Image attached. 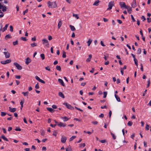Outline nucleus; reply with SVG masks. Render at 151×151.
<instances>
[{"mask_svg": "<svg viewBox=\"0 0 151 151\" xmlns=\"http://www.w3.org/2000/svg\"><path fill=\"white\" fill-rule=\"evenodd\" d=\"M100 1L99 0H96L93 3V5L98 6L99 5V3Z\"/></svg>", "mask_w": 151, "mask_h": 151, "instance_id": "19", "label": "nucleus"}, {"mask_svg": "<svg viewBox=\"0 0 151 151\" xmlns=\"http://www.w3.org/2000/svg\"><path fill=\"white\" fill-rule=\"evenodd\" d=\"M22 93L23 94L24 96H28L29 92L28 91H27L26 92H22Z\"/></svg>", "mask_w": 151, "mask_h": 151, "instance_id": "25", "label": "nucleus"}, {"mask_svg": "<svg viewBox=\"0 0 151 151\" xmlns=\"http://www.w3.org/2000/svg\"><path fill=\"white\" fill-rule=\"evenodd\" d=\"M52 108L54 109H56L57 108V106L56 105H53L52 106Z\"/></svg>", "mask_w": 151, "mask_h": 151, "instance_id": "64", "label": "nucleus"}, {"mask_svg": "<svg viewBox=\"0 0 151 151\" xmlns=\"http://www.w3.org/2000/svg\"><path fill=\"white\" fill-rule=\"evenodd\" d=\"M31 45V46L32 47H34L35 46H37V44L36 43H35V42H34L32 44H30Z\"/></svg>", "mask_w": 151, "mask_h": 151, "instance_id": "37", "label": "nucleus"}, {"mask_svg": "<svg viewBox=\"0 0 151 151\" xmlns=\"http://www.w3.org/2000/svg\"><path fill=\"white\" fill-rule=\"evenodd\" d=\"M45 69L46 70H48V71H50V69L49 68V66H47V67H45Z\"/></svg>", "mask_w": 151, "mask_h": 151, "instance_id": "63", "label": "nucleus"}, {"mask_svg": "<svg viewBox=\"0 0 151 151\" xmlns=\"http://www.w3.org/2000/svg\"><path fill=\"white\" fill-rule=\"evenodd\" d=\"M114 5V1H111L109 2L108 4V7L107 9V10H109L111 9L112 7Z\"/></svg>", "mask_w": 151, "mask_h": 151, "instance_id": "1", "label": "nucleus"}, {"mask_svg": "<svg viewBox=\"0 0 151 151\" xmlns=\"http://www.w3.org/2000/svg\"><path fill=\"white\" fill-rule=\"evenodd\" d=\"M62 24V22L61 21H60L58 24V28L59 29Z\"/></svg>", "mask_w": 151, "mask_h": 151, "instance_id": "26", "label": "nucleus"}, {"mask_svg": "<svg viewBox=\"0 0 151 151\" xmlns=\"http://www.w3.org/2000/svg\"><path fill=\"white\" fill-rule=\"evenodd\" d=\"M147 22L148 23H150L151 22V18H147Z\"/></svg>", "mask_w": 151, "mask_h": 151, "instance_id": "54", "label": "nucleus"}, {"mask_svg": "<svg viewBox=\"0 0 151 151\" xmlns=\"http://www.w3.org/2000/svg\"><path fill=\"white\" fill-rule=\"evenodd\" d=\"M20 39L24 41H26L27 40V38L26 37H21L20 38Z\"/></svg>", "mask_w": 151, "mask_h": 151, "instance_id": "39", "label": "nucleus"}, {"mask_svg": "<svg viewBox=\"0 0 151 151\" xmlns=\"http://www.w3.org/2000/svg\"><path fill=\"white\" fill-rule=\"evenodd\" d=\"M52 8H55L57 7V5L55 1L52 2Z\"/></svg>", "mask_w": 151, "mask_h": 151, "instance_id": "15", "label": "nucleus"}, {"mask_svg": "<svg viewBox=\"0 0 151 151\" xmlns=\"http://www.w3.org/2000/svg\"><path fill=\"white\" fill-rule=\"evenodd\" d=\"M67 140V137L65 136H62L61 138V142L63 143H65Z\"/></svg>", "mask_w": 151, "mask_h": 151, "instance_id": "8", "label": "nucleus"}, {"mask_svg": "<svg viewBox=\"0 0 151 151\" xmlns=\"http://www.w3.org/2000/svg\"><path fill=\"white\" fill-rule=\"evenodd\" d=\"M47 4L48 5V7L49 8H52V2L49 1H48Z\"/></svg>", "mask_w": 151, "mask_h": 151, "instance_id": "20", "label": "nucleus"}, {"mask_svg": "<svg viewBox=\"0 0 151 151\" xmlns=\"http://www.w3.org/2000/svg\"><path fill=\"white\" fill-rule=\"evenodd\" d=\"M12 61L11 59L7 60L5 61H2L1 62V63L2 64H6L11 63Z\"/></svg>", "mask_w": 151, "mask_h": 151, "instance_id": "4", "label": "nucleus"}, {"mask_svg": "<svg viewBox=\"0 0 151 151\" xmlns=\"http://www.w3.org/2000/svg\"><path fill=\"white\" fill-rule=\"evenodd\" d=\"M57 125L60 127H64L66 126V124L65 123L60 122L59 124H57Z\"/></svg>", "mask_w": 151, "mask_h": 151, "instance_id": "9", "label": "nucleus"}, {"mask_svg": "<svg viewBox=\"0 0 151 151\" xmlns=\"http://www.w3.org/2000/svg\"><path fill=\"white\" fill-rule=\"evenodd\" d=\"M63 104L65 105L66 106V107L69 109L72 110L74 109V108L73 107L71 106L67 103V102H64L63 103Z\"/></svg>", "mask_w": 151, "mask_h": 151, "instance_id": "3", "label": "nucleus"}, {"mask_svg": "<svg viewBox=\"0 0 151 151\" xmlns=\"http://www.w3.org/2000/svg\"><path fill=\"white\" fill-rule=\"evenodd\" d=\"M114 96H115V97L116 100H117V101L118 102H120L121 101V100H120V98L119 97H118L117 96V95L115 94Z\"/></svg>", "mask_w": 151, "mask_h": 151, "instance_id": "18", "label": "nucleus"}, {"mask_svg": "<svg viewBox=\"0 0 151 151\" xmlns=\"http://www.w3.org/2000/svg\"><path fill=\"white\" fill-rule=\"evenodd\" d=\"M141 49L140 48H139L137 50V53L139 54L141 53Z\"/></svg>", "mask_w": 151, "mask_h": 151, "instance_id": "45", "label": "nucleus"}, {"mask_svg": "<svg viewBox=\"0 0 151 151\" xmlns=\"http://www.w3.org/2000/svg\"><path fill=\"white\" fill-rule=\"evenodd\" d=\"M58 95L60 96L62 98H64L65 97L63 94L61 92H59L58 93Z\"/></svg>", "mask_w": 151, "mask_h": 151, "instance_id": "22", "label": "nucleus"}, {"mask_svg": "<svg viewBox=\"0 0 151 151\" xmlns=\"http://www.w3.org/2000/svg\"><path fill=\"white\" fill-rule=\"evenodd\" d=\"M2 7V11H3V12H5L6 9H7V8L6 7V6H3V7Z\"/></svg>", "mask_w": 151, "mask_h": 151, "instance_id": "30", "label": "nucleus"}, {"mask_svg": "<svg viewBox=\"0 0 151 151\" xmlns=\"http://www.w3.org/2000/svg\"><path fill=\"white\" fill-rule=\"evenodd\" d=\"M92 40L89 39L88 40L87 42V43H88V46H89L91 44L92 42Z\"/></svg>", "mask_w": 151, "mask_h": 151, "instance_id": "27", "label": "nucleus"}, {"mask_svg": "<svg viewBox=\"0 0 151 151\" xmlns=\"http://www.w3.org/2000/svg\"><path fill=\"white\" fill-rule=\"evenodd\" d=\"M45 134V131L44 130L41 131V134L43 136H44Z\"/></svg>", "mask_w": 151, "mask_h": 151, "instance_id": "47", "label": "nucleus"}, {"mask_svg": "<svg viewBox=\"0 0 151 151\" xmlns=\"http://www.w3.org/2000/svg\"><path fill=\"white\" fill-rule=\"evenodd\" d=\"M99 117L103 118L104 117V115L103 114H101L99 116Z\"/></svg>", "mask_w": 151, "mask_h": 151, "instance_id": "60", "label": "nucleus"}, {"mask_svg": "<svg viewBox=\"0 0 151 151\" xmlns=\"http://www.w3.org/2000/svg\"><path fill=\"white\" fill-rule=\"evenodd\" d=\"M6 113L5 112H1V116H5L6 114Z\"/></svg>", "mask_w": 151, "mask_h": 151, "instance_id": "38", "label": "nucleus"}, {"mask_svg": "<svg viewBox=\"0 0 151 151\" xmlns=\"http://www.w3.org/2000/svg\"><path fill=\"white\" fill-rule=\"evenodd\" d=\"M58 82L61 83L63 86H65V85L63 80L61 79H59L58 80Z\"/></svg>", "mask_w": 151, "mask_h": 151, "instance_id": "12", "label": "nucleus"}, {"mask_svg": "<svg viewBox=\"0 0 151 151\" xmlns=\"http://www.w3.org/2000/svg\"><path fill=\"white\" fill-rule=\"evenodd\" d=\"M35 88L36 89H38L39 88V86L38 85V83H37L36 85L35 86Z\"/></svg>", "mask_w": 151, "mask_h": 151, "instance_id": "48", "label": "nucleus"}, {"mask_svg": "<svg viewBox=\"0 0 151 151\" xmlns=\"http://www.w3.org/2000/svg\"><path fill=\"white\" fill-rule=\"evenodd\" d=\"M134 63L137 66H138V61L136 59H134Z\"/></svg>", "mask_w": 151, "mask_h": 151, "instance_id": "42", "label": "nucleus"}, {"mask_svg": "<svg viewBox=\"0 0 151 151\" xmlns=\"http://www.w3.org/2000/svg\"><path fill=\"white\" fill-rule=\"evenodd\" d=\"M56 69L57 70L60 71L61 70V68L60 66H57L56 67Z\"/></svg>", "mask_w": 151, "mask_h": 151, "instance_id": "34", "label": "nucleus"}, {"mask_svg": "<svg viewBox=\"0 0 151 151\" xmlns=\"http://www.w3.org/2000/svg\"><path fill=\"white\" fill-rule=\"evenodd\" d=\"M70 27L72 31H73L75 29V28L74 27V26L70 25Z\"/></svg>", "mask_w": 151, "mask_h": 151, "instance_id": "33", "label": "nucleus"}, {"mask_svg": "<svg viewBox=\"0 0 151 151\" xmlns=\"http://www.w3.org/2000/svg\"><path fill=\"white\" fill-rule=\"evenodd\" d=\"M1 138L6 141H8V140L5 137L4 135H2L1 136Z\"/></svg>", "mask_w": 151, "mask_h": 151, "instance_id": "24", "label": "nucleus"}, {"mask_svg": "<svg viewBox=\"0 0 151 151\" xmlns=\"http://www.w3.org/2000/svg\"><path fill=\"white\" fill-rule=\"evenodd\" d=\"M21 77V76L19 75H16L15 76V78L17 79H20Z\"/></svg>", "mask_w": 151, "mask_h": 151, "instance_id": "52", "label": "nucleus"}, {"mask_svg": "<svg viewBox=\"0 0 151 151\" xmlns=\"http://www.w3.org/2000/svg\"><path fill=\"white\" fill-rule=\"evenodd\" d=\"M132 122L131 121H129L128 122L127 125L129 126H131L132 125Z\"/></svg>", "mask_w": 151, "mask_h": 151, "instance_id": "36", "label": "nucleus"}, {"mask_svg": "<svg viewBox=\"0 0 151 151\" xmlns=\"http://www.w3.org/2000/svg\"><path fill=\"white\" fill-rule=\"evenodd\" d=\"M48 39L49 40H52V37L50 35L48 36Z\"/></svg>", "mask_w": 151, "mask_h": 151, "instance_id": "62", "label": "nucleus"}, {"mask_svg": "<svg viewBox=\"0 0 151 151\" xmlns=\"http://www.w3.org/2000/svg\"><path fill=\"white\" fill-rule=\"evenodd\" d=\"M24 102V101L22 100L21 102H20V104L21 105V106H23V104Z\"/></svg>", "mask_w": 151, "mask_h": 151, "instance_id": "61", "label": "nucleus"}, {"mask_svg": "<svg viewBox=\"0 0 151 151\" xmlns=\"http://www.w3.org/2000/svg\"><path fill=\"white\" fill-rule=\"evenodd\" d=\"M66 53L65 51H63L62 57L63 58H65L66 57Z\"/></svg>", "mask_w": 151, "mask_h": 151, "instance_id": "29", "label": "nucleus"}, {"mask_svg": "<svg viewBox=\"0 0 151 151\" xmlns=\"http://www.w3.org/2000/svg\"><path fill=\"white\" fill-rule=\"evenodd\" d=\"M9 25V24H6L4 27L2 29V26H1L0 29V32L1 31H2V32H3L5 30H6Z\"/></svg>", "mask_w": 151, "mask_h": 151, "instance_id": "6", "label": "nucleus"}, {"mask_svg": "<svg viewBox=\"0 0 151 151\" xmlns=\"http://www.w3.org/2000/svg\"><path fill=\"white\" fill-rule=\"evenodd\" d=\"M9 111L12 112H15L16 110V108H11V107H9Z\"/></svg>", "mask_w": 151, "mask_h": 151, "instance_id": "13", "label": "nucleus"}, {"mask_svg": "<svg viewBox=\"0 0 151 151\" xmlns=\"http://www.w3.org/2000/svg\"><path fill=\"white\" fill-rule=\"evenodd\" d=\"M40 57L42 60H43L44 59H45V55L44 54H41L40 55Z\"/></svg>", "mask_w": 151, "mask_h": 151, "instance_id": "35", "label": "nucleus"}, {"mask_svg": "<svg viewBox=\"0 0 151 151\" xmlns=\"http://www.w3.org/2000/svg\"><path fill=\"white\" fill-rule=\"evenodd\" d=\"M31 40H32V41H35L36 40V37H32V38Z\"/></svg>", "mask_w": 151, "mask_h": 151, "instance_id": "58", "label": "nucleus"}, {"mask_svg": "<svg viewBox=\"0 0 151 151\" xmlns=\"http://www.w3.org/2000/svg\"><path fill=\"white\" fill-rule=\"evenodd\" d=\"M92 123L94 124H98V122L97 121H93L92 122Z\"/></svg>", "mask_w": 151, "mask_h": 151, "instance_id": "59", "label": "nucleus"}, {"mask_svg": "<svg viewBox=\"0 0 151 151\" xmlns=\"http://www.w3.org/2000/svg\"><path fill=\"white\" fill-rule=\"evenodd\" d=\"M150 128L149 125L147 124H146V126L145 127V129L146 130H148Z\"/></svg>", "mask_w": 151, "mask_h": 151, "instance_id": "46", "label": "nucleus"}, {"mask_svg": "<svg viewBox=\"0 0 151 151\" xmlns=\"http://www.w3.org/2000/svg\"><path fill=\"white\" fill-rule=\"evenodd\" d=\"M11 38H12V37L9 34L6 35L5 37V39L6 40H7L8 39Z\"/></svg>", "mask_w": 151, "mask_h": 151, "instance_id": "23", "label": "nucleus"}, {"mask_svg": "<svg viewBox=\"0 0 151 151\" xmlns=\"http://www.w3.org/2000/svg\"><path fill=\"white\" fill-rule=\"evenodd\" d=\"M71 149L70 147H68L67 148H66V151H71Z\"/></svg>", "mask_w": 151, "mask_h": 151, "instance_id": "51", "label": "nucleus"}, {"mask_svg": "<svg viewBox=\"0 0 151 151\" xmlns=\"http://www.w3.org/2000/svg\"><path fill=\"white\" fill-rule=\"evenodd\" d=\"M107 93L106 92H104V98H105L106 97Z\"/></svg>", "mask_w": 151, "mask_h": 151, "instance_id": "44", "label": "nucleus"}, {"mask_svg": "<svg viewBox=\"0 0 151 151\" xmlns=\"http://www.w3.org/2000/svg\"><path fill=\"white\" fill-rule=\"evenodd\" d=\"M39 82H41V83H45V82L43 80H42L41 79H40V80L39 81Z\"/></svg>", "mask_w": 151, "mask_h": 151, "instance_id": "57", "label": "nucleus"}, {"mask_svg": "<svg viewBox=\"0 0 151 151\" xmlns=\"http://www.w3.org/2000/svg\"><path fill=\"white\" fill-rule=\"evenodd\" d=\"M35 78L38 81H39L40 79V78L37 76H35Z\"/></svg>", "mask_w": 151, "mask_h": 151, "instance_id": "55", "label": "nucleus"}, {"mask_svg": "<svg viewBox=\"0 0 151 151\" xmlns=\"http://www.w3.org/2000/svg\"><path fill=\"white\" fill-rule=\"evenodd\" d=\"M76 138V136H72L69 139V141L70 142L72 141L73 139Z\"/></svg>", "mask_w": 151, "mask_h": 151, "instance_id": "32", "label": "nucleus"}, {"mask_svg": "<svg viewBox=\"0 0 151 151\" xmlns=\"http://www.w3.org/2000/svg\"><path fill=\"white\" fill-rule=\"evenodd\" d=\"M57 132L56 131H54L53 133V135L55 137H56Z\"/></svg>", "mask_w": 151, "mask_h": 151, "instance_id": "41", "label": "nucleus"}, {"mask_svg": "<svg viewBox=\"0 0 151 151\" xmlns=\"http://www.w3.org/2000/svg\"><path fill=\"white\" fill-rule=\"evenodd\" d=\"M47 109L50 112L52 113H53L54 112L55 110L53 109L49 108V107H47Z\"/></svg>", "mask_w": 151, "mask_h": 151, "instance_id": "16", "label": "nucleus"}, {"mask_svg": "<svg viewBox=\"0 0 151 151\" xmlns=\"http://www.w3.org/2000/svg\"><path fill=\"white\" fill-rule=\"evenodd\" d=\"M119 5L122 8L123 7L125 8H127V6L125 5V3L124 2H120L119 3Z\"/></svg>", "mask_w": 151, "mask_h": 151, "instance_id": "7", "label": "nucleus"}, {"mask_svg": "<svg viewBox=\"0 0 151 151\" xmlns=\"http://www.w3.org/2000/svg\"><path fill=\"white\" fill-rule=\"evenodd\" d=\"M85 143H82V144H81L80 145V146H79V147H81L82 146L83 147H84L85 146Z\"/></svg>", "mask_w": 151, "mask_h": 151, "instance_id": "49", "label": "nucleus"}, {"mask_svg": "<svg viewBox=\"0 0 151 151\" xmlns=\"http://www.w3.org/2000/svg\"><path fill=\"white\" fill-rule=\"evenodd\" d=\"M26 61H25L26 64L28 65L31 61V60L29 58H27L26 59Z\"/></svg>", "mask_w": 151, "mask_h": 151, "instance_id": "14", "label": "nucleus"}, {"mask_svg": "<svg viewBox=\"0 0 151 151\" xmlns=\"http://www.w3.org/2000/svg\"><path fill=\"white\" fill-rule=\"evenodd\" d=\"M14 64L19 70H21L22 69V67L17 63L15 62L14 63Z\"/></svg>", "mask_w": 151, "mask_h": 151, "instance_id": "5", "label": "nucleus"}, {"mask_svg": "<svg viewBox=\"0 0 151 151\" xmlns=\"http://www.w3.org/2000/svg\"><path fill=\"white\" fill-rule=\"evenodd\" d=\"M131 17L132 19V22H135V21H136L135 20V19L134 18L133 16L132 15H131Z\"/></svg>", "mask_w": 151, "mask_h": 151, "instance_id": "50", "label": "nucleus"}, {"mask_svg": "<svg viewBox=\"0 0 151 151\" xmlns=\"http://www.w3.org/2000/svg\"><path fill=\"white\" fill-rule=\"evenodd\" d=\"M112 136L113 137V138L114 139H116V136H115L114 134L112 133L111 132H110Z\"/></svg>", "mask_w": 151, "mask_h": 151, "instance_id": "28", "label": "nucleus"}, {"mask_svg": "<svg viewBox=\"0 0 151 151\" xmlns=\"http://www.w3.org/2000/svg\"><path fill=\"white\" fill-rule=\"evenodd\" d=\"M42 43L43 44H45V45L47 47L49 46V44L47 40L45 38L42 40Z\"/></svg>", "mask_w": 151, "mask_h": 151, "instance_id": "2", "label": "nucleus"}, {"mask_svg": "<svg viewBox=\"0 0 151 151\" xmlns=\"http://www.w3.org/2000/svg\"><path fill=\"white\" fill-rule=\"evenodd\" d=\"M13 44L15 46L16 45H18V40H17L15 41L14 42H13Z\"/></svg>", "mask_w": 151, "mask_h": 151, "instance_id": "31", "label": "nucleus"}, {"mask_svg": "<svg viewBox=\"0 0 151 151\" xmlns=\"http://www.w3.org/2000/svg\"><path fill=\"white\" fill-rule=\"evenodd\" d=\"M9 31L11 32H12L13 31V28L12 26H10Z\"/></svg>", "mask_w": 151, "mask_h": 151, "instance_id": "43", "label": "nucleus"}, {"mask_svg": "<svg viewBox=\"0 0 151 151\" xmlns=\"http://www.w3.org/2000/svg\"><path fill=\"white\" fill-rule=\"evenodd\" d=\"M62 119H64V120L63 121L64 122L66 121H68L69 119L67 117H66V116H65L64 117H63L62 118Z\"/></svg>", "mask_w": 151, "mask_h": 151, "instance_id": "40", "label": "nucleus"}, {"mask_svg": "<svg viewBox=\"0 0 151 151\" xmlns=\"http://www.w3.org/2000/svg\"><path fill=\"white\" fill-rule=\"evenodd\" d=\"M106 140L105 139H103L100 141V142L101 143H104L106 142Z\"/></svg>", "mask_w": 151, "mask_h": 151, "instance_id": "56", "label": "nucleus"}, {"mask_svg": "<svg viewBox=\"0 0 151 151\" xmlns=\"http://www.w3.org/2000/svg\"><path fill=\"white\" fill-rule=\"evenodd\" d=\"M4 53L6 58H8L10 57V54L8 52H4Z\"/></svg>", "mask_w": 151, "mask_h": 151, "instance_id": "10", "label": "nucleus"}, {"mask_svg": "<svg viewBox=\"0 0 151 151\" xmlns=\"http://www.w3.org/2000/svg\"><path fill=\"white\" fill-rule=\"evenodd\" d=\"M127 8H126L127 9V11L130 14L131 13V12L132 11V8L129 6H127Z\"/></svg>", "mask_w": 151, "mask_h": 151, "instance_id": "17", "label": "nucleus"}, {"mask_svg": "<svg viewBox=\"0 0 151 151\" xmlns=\"http://www.w3.org/2000/svg\"><path fill=\"white\" fill-rule=\"evenodd\" d=\"M92 58V55H89L88 58L86 60V61L87 62H89L91 61V59Z\"/></svg>", "mask_w": 151, "mask_h": 151, "instance_id": "21", "label": "nucleus"}, {"mask_svg": "<svg viewBox=\"0 0 151 151\" xmlns=\"http://www.w3.org/2000/svg\"><path fill=\"white\" fill-rule=\"evenodd\" d=\"M132 7L134 8L137 6L136 2L135 0H134L131 4Z\"/></svg>", "mask_w": 151, "mask_h": 151, "instance_id": "11", "label": "nucleus"}, {"mask_svg": "<svg viewBox=\"0 0 151 151\" xmlns=\"http://www.w3.org/2000/svg\"><path fill=\"white\" fill-rule=\"evenodd\" d=\"M150 79H149L148 81V84H147V88L149 86L150 84Z\"/></svg>", "mask_w": 151, "mask_h": 151, "instance_id": "53", "label": "nucleus"}]
</instances>
